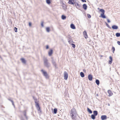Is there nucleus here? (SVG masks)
<instances>
[{
    "instance_id": "nucleus-11",
    "label": "nucleus",
    "mask_w": 120,
    "mask_h": 120,
    "mask_svg": "<svg viewBox=\"0 0 120 120\" xmlns=\"http://www.w3.org/2000/svg\"><path fill=\"white\" fill-rule=\"evenodd\" d=\"M108 93L109 94V96H111L113 94V93L110 90H108Z\"/></svg>"
},
{
    "instance_id": "nucleus-38",
    "label": "nucleus",
    "mask_w": 120,
    "mask_h": 120,
    "mask_svg": "<svg viewBox=\"0 0 120 120\" xmlns=\"http://www.w3.org/2000/svg\"><path fill=\"white\" fill-rule=\"evenodd\" d=\"M87 16L89 18H91V16L89 14H87Z\"/></svg>"
},
{
    "instance_id": "nucleus-4",
    "label": "nucleus",
    "mask_w": 120,
    "mask_h": 120,
    "mask_svg": "<svg viewBox=\"0 0 120 120\" xmlns=\"http://www.w3.org/2000/svg\"><path fill=\"white\" fill-rule=\"evenodd\" d=\"M41 71L42 72L43 75L45 76L46 78H49V76L48 75L47 73L45 71L43 70H41Z\"/></svg>"
},
{
    "instance_id": "nucleus-6",
    "label": "nucleus",
    "mask_w": 120,
    "mask_h": 120,
    "mask_svg": "<svg viewBox=\"0 0 120 120\" xmlns=\"http://www.w3.org/2000/svg\"><path fill=\"white\" fill-rule=\"evenodd\" d=\"M68 3L70 4L71 5H74L75 3L73 0H68Z\"/></svg>"
},
{
    "instance_id": "nucleus-35",
    "label": "nucleus",
    "mask_w": 120,
    "mask_h": 120,
    "mask_svg": "<svg viewBox=\"0 0 120 120\" xmlns=\"http://www.w3.org/2000/svg\"><path fill=\"white\" fill-rule=\"evenodd\" d=\"M105 23L106 24V25L107 26V27L108 28H110V29L111 28V27H110L109 26L108 24H107L106 23V22H105Z\"/></svg>"
},
{
    "instance_id": "nucleus-25",
    "label": "nucleus",
    "mask_w": 120,
    "mask_h": 120,
    "mask_svg": "<svg viewBox=\"0 0 120 120\" xmlns=\"http://www.w3.org/2000/svg\"><path fill=\"white\" fill-rule=\"evenodd\" d=\"M52 61L53 64L54 66H56V64L55 61L54 60H52Z\"/></svg>"
},
{
    "instance_id": "nucleus-24",
    "label": "nucleus",
    "mask_w": 120,
    "mask_h": 120,
    "mask_svg": "<svg viewBox=\"0 0 120 120\" xmlns=\"http://www.w3.org/2000/svg\"><path fill=\"white\" fill-rule=\"evenodd\" d=\"M80 75L82 77H84V74L82 72H81L80 73Z\"/></svg>"
},
{
    "instance_id": "nucleus-10",
    "label": "nucleus",
    "mask_w": 120,
    "mask_h": 120,
    "mask_svg": "<svg viewBox=\"0 0 120 120\" xmlns=\"http://www.w3.org/2000/svg\"><path fill=\"white\" fill-rule=\"evenodd\" d=\"M112 28L113 29H117L118 28V27L117 26L114 25L112 26Z\"/></svg>"
},
{
    "instance_id": "nucleus-36",
    "label": "nucleus",
    "mask_w": 120,
    "mask_h": 120,
    "mask_svg": "<svg viewBox=\"0 0 120 120\" xmlns=\"http://www.w3.org/2000/svg\"><path fill=\"white\" fill-rule=\"evenodd\" d=\"M8 100L9 101H10L12 102L13 105L14 106V102H13V101L12 100H11L10 99H9Z\"/></svg>"
},
{
    "instance_id": "nucleus-33",
    "label": "nucleus",
    "mask_w": 120,
    "mask_h": 120,
    "mask_svg": "<svg viewBox=\"0 0 120 120\" xmlns=\"http://www.w3.org/2000/svg\"><path fill=\"white\" fill-rule=\"evenodd\" d=\"M62 7L63 8V9H65L66 7V5L64 4L62 5Z\"/></svg>"
},
{
    "instance_id": "nucleus-12",
    "label": "nucleus",
    "mask_w": 120,
    "mask_h": 120,
    "mask_svg": "<svg viewBox=\"0 0 120 120\" xmlns=\"http://www.w3.org/2000/svg\"><path fill=\"white\" fill-rule=\"evenodd\" d=\"M74 4L75 5V6H76V8L78 9L80 7V5L77 3H75Z\"/></svg>"
},
{
    "instance_id": "nucleus-9",
    "label": "nucleus",
    "mask_w": 120,
    "mask_h": 120,
    "mask_svg": "<svg viewBox=\"0 0 120 120\" xmlns=\"http://www.w3.org/2000/svg\"><path fill=\"white\" fill-rule=\"evenodd\" d=\"M93 77L92 75L90 74L88 76V79L90 81H91L92 80Z\"/></svg>"
},
{
    "instance_id": "nucleus-48",
    "label": "nucleus",
    "mask_w": 120,
    "mask_h": 120,
    "mask_svg": "<svg viewBox=\"0 0 120 120\" xmlns=\"http://www.w3.org/2000/svg\"><path fill=\"white\" fill-rule=\"evenodd\" d=\"M98 9H99V8H98Z\"/></svg>"
},
{
    "instance_id": "nucleus-8",
    "label": "nucleus",
    "mask_w": 120,
    "mask_h": 120,
    "mask_svg": "<svg viewBox=\"0 0 120 120\" xmlns=\"http://www.w3.org/2000/svg\"><path fill=\"white\" fill-rule=\"evenodd\" d=\"M101 118L102 120H106L107 118L106 115H102L101 116Z\"/></svg>"
},
{
    "instance_id": "nucleus-13",
    "label": "nucleus",
    "mask_w": 120,
    "mask_h": 120,
    "mask_svg": "<svg viewBox=\"0 0 120 120\" xmlns=\"http://www.w3.org/2000/svg\"><path fill=\"white\" fill-rule=\"evenodd\" d=\"M83 34L84 37L85 38H87V36L86 31H84L83 32Z\"/></svg>"
},
{
    "instance_id": "nucleus-44",
    "label": "nucleus",
    "mask_w": 120,
    "mask_h": 120,
    "mask_svg": "<svg viewBox=\"0 0 120 120\" xmlns=\"http://www.w3.org/2000/svg\"><path fill=\"white\" fill-rule=\"evenodd\" d=\"M81 1L83 2H86V0H81Z\"/></svg>"
},
{
    "instance_id": "nucleus-27",
    "label": "nucleus",
    "mask_w": 120,
    "mask_h": 120,
    "mask_svg": "<svg viewBox=\"0 0 120 120\" xmlns=\"http://www.w3.org/2000/svg\"><path fill=\"white\" fill-rule=\"evenodd\" d=\"M87 110L90 113H92V112L89 108H87Z\"/></svg>"
},
{
    "instance_id": "nucleus-30",
    "label": "nucleus",
    "mask_w": 120,
    "mask_h": 120,
    "mask_svg": "<svg viewBox=\"0 0 120 120\" xmlns=\"http://www.w3.org/2000/svg\"><path fill=\"white\" fill-rule=\"evenodd\" d=\"M116 35L117 37H119L120 36V33H116Z\"/></svg>"
},
{
    "instance_id": "nucleus-23",
    "label": "nucleus",
    "mask_w": 120,
    "mask_h": 120,
    "mask_svg": "<svg viewBox=\"0 0 120 120\" xmlns=\"http://www.w3.org/2000/svg\"><path fill=\"white\" fill-rule=\"evenodd\" d=\"M100 11L102 13V14H104L105 11L104 10L102 9H101L100 10Z\"/></svg>"
},
{
    "instance_id": "nucleus-14",
    "label": "nucleus",
    "mask_w": 120,
    "mask_h": 120,
    "mask_svg": "<svg viewBox=\"0 0 120 120\" xmlns=\"http://www.w3.org/2000/svg\"><path fill=\"white\" fill-rule=\"evenodd\" d=\"M53 53V50L52 49H50L48 52V54L50 56H51Z\"/></svg>"
},
{
    "instance_id": "nucleus-29",
    "label": "nucleus",
    "mask_w": 120,
    "mask_h": 120,
    "mask_svg": "<svg viewBox=\"0 0 120 120\" xmlns=\"http://www.w3.org/2000/svg\"><path fill=\"white\" fill-rule=\"evenodd\" d=\"M46 2L47 4H49L51 3L50 0H46Z\"/></svg>"
},
{
    "instance_id": "nucleus-21",
    "label": "nucleus",
    "mask_w": 120,
    "mask_h": 120,
    "mask_svg": "<svg viewBox=\"0 0 120 120\" xmlns=\"http://www.w3.org/2000/svg\"><path fill=\"white\" fill-rule=\"evenodd\" d=\"M95 82L97 85H98L99 84V80L96 79L95 81Z\"/></svg>"
},
{
    "instance_id": "nucleus-2",
    "label": "nucleus",
    "mask_w": 120,
    "mask_h": 120,
    "mask_svg": "<svg viewBox=\"0 0 120 120\" xmlns=\"http://www.w3.org/2000/svg\"><path fill=\"white\" fill-rule=\"evenodd\" d=\"M33 99H34L35 102L36 104V106L38 111H39L40 110V108L39 105L38 103V101L37 99L35 98L34 97H33Z\"/></svg>"
},
{
    "instance_id": "nucleus-16",
    "label": "nucleus",
    "mask_w": 120,
    "mask_h": 120,
    "mask_svg": "<svg viewBox=\"0 0 120 120\" xmlns=\"http://www.w3.org/2000/svg\"><path fill=\"white\" fill-rule=\"evenodd\" d=\"M73 29H75L76 28L75 26L73 24H71L70 26Z\"/></svg>"
},
{
    "instance_id": "nucleus-19",
    "label": "nucleus",
    "mask_w": 120,
    "mask_h": 120,
    "mask_svg": "<svg viewBox=\"0 0 120 120\" xmlns=\"http://www.w3.org/2000/svg\"><path fill=\"white\" fill-rule=\"evenodd\" d=\"M101 17L103 18H105L106 17L104 15V14H101Z\"/></svg>"
},
{
    "instance_id": "nucleus-32",
    "label": "nucleus",
    "mask_w": 120,
    "mask_h": 120,
    "mask_svg": "<svg viewBox=\"0 0 120 120\" xmlns=\"http://www.w3.org/2000/svg\"><path fill=\"white\" fill-rule=\"evenodd\" d=\"M68 42L70 44H72V43H73V41L71 40H70L68 41Z\"/></svg>"
},
{
    "instance_id": "nucleus-28",
    "label": "nucleus",
    "mask_w": 120,
    "mask_h": 120,
    "mask_svg": "<svg viewBox=\"0 0 120 120\" xmlns=\"http://www.w3.org/2000/svg\"><path fill=\"white\" fill-rule=\"evenodd\" d=\"M66 17L64 15H62L61 16L62 19L63 20H64L66 19Z\"/></svg>"
},
{
    "instance_id": "nucleus-40",
    "label": "nucleus",
    "mask_w": 120,
    "mask_h": 120,
    "mask_svg": "<svg viewBox=\"0 0 120 120\" xmlns=\"http://www.w3.org/2000/svg\"><path fill=\"white\" fill-rule=\"evenodd\" d=\"M43 23L44 22H41V26L42 27H43L44 26Z\"/></svg>"
},
{
    "instance_id": "nucleus-41",
    "label": "nucleus",
    "mask_w": 120,
    "mask_h": 120,
    "mask_svg": "<svg viewBox=\"0 0 120 120\" xmlns=\"http://www.w3.org/2000/svg\"><path fill=\"white\" fill-rule=\"evenodd\" d=\"M117 43L118 45H120V41H117Z\"/></svg>"
},
{
    "instance_id": "nucleus-7",
    "label": "nucleus",
    "mask_w": 120,
    "mask_h": 120,
    "mask_svg": "<svg viewBox=\"0 0 120 120\" xmlns=\"http://www.w3.org/2000/svg\"><path fill=\"white\" fill-rule=\"evenodd\" d=\"M26 110H24L23 112V113L24 114V116L25 118L26 119H27V117L26 116Z\"/></svg>"
},
{
    "instance_id": "nucleus-47",
    "label": "nucleus",
    "mask_w": 120,
    "mask_h": 120,
    "mask_svg": "<svg viewBox=\"0 0 120 120\" xmlns=\"http://www.w3.org/2000/svg\"><path fill=\"white\" fill-rule=\"evenodd\" d=\"M100 56V57H103V56H102V55H101V56Z\"/></svg>"
},
{
    "instance_id": "nucleus-26",
    "label": "nucleus",
    "mask_w": 120,
    "mask_h": 120,
    "mask_svg": "<svg viewBox=\"0 0 120 120\" xmlns=\"http://www.w3.org/2000/svg\"><path fill=\"white\" fill-rule=\"evenodd\" d=\"M95 116L94 115H92L91 116V118L93 120H94L95 119Z\"/></svg>"
},
{
    "instance_id": "nucleus-46",
    "label": "nucleus",
    "mask_w": 120,
    "mask_h": 120,
    "mask_svg": "<svg viewBox=\"0 0 120 120\" xmlns=\"http://www.w3.org/2000/svg\"><path fill=\"white\" fill-rule=\"evenodd\" d=\"M108 106H110V104L109 103V104H108Z\"/></svg>"
},
{
    "instance_id": "nucleus-37",
    "label": "nucleus",
    "mask_w": 120,
    "mask_h": 120,
    "mask_svg": "<svg viewBox=\"0 0 120 120\" xmlns=\"http://www.w3.org/2000/svg\"><path fill=\"white\" fill-rule=\"evenodd\" d=\"M17 29L16 28V27H15L14 30H15V32H17Z\"/></svg>"
},
{
    "instance_id": "nucleus-20",
    "label": "nucleus",
    "mask_w": 120,
    "mask_h": 120,
    "mask_svg": "<svg viewBox=\"0 0 120 120\" xmlns=\"http://www.w3.org/2000/svg\"><path fill=\"white\" fill-rule=\"evenodd\" d=\"M46 31L48 32H49L50 31V28L49 27H47L46 29Z\"/></svg>"
},
{
    "instance_id": "nucleus-34",
    "label": "nucleus",
    "mask_w": 120,
    "mask_h": 120,
    "mask_svg": "<svg viewBox=\"0 0 120 120\" xmlns=\"http://www.w3.org/2000/svg\"><path fill=\"white\" fill-rule=\"evenodd\" d=\"M112 52L113 53H114L115 51V48L114 47H112Z\"/></svg>"
},
{
    "instance_id": "nucleus-43",
    "label": "nucleus",
    "mask_w": 120,
    "mask_h": 120,
    "mask_svg": "<svg viewBox=\"0 0 120 120\" xmlns=\"http://www.w3.org/2000/svg\"><path fill=\"white\" fill-rule=\"evenodd\" d=\"M29 25L30 26H31V22H30L29 23Z\"/></svg>"
},
{
    "instance_id": "nucleus-22",
    "label": "nucleus",
    "mask_w": 120,
    "mask_h": 120,
    "mask_svg": "<svg viewBox=\"0 0 120 120\" xmlns=\"http://www.w3.org/2000/svg\"><path fill=\"white\" fill-rule=\"evenodd\" d=\"M21 60L22 61V62L24 63H26V61L25 59L23 58H21Z\"/></svg>"
},
{
    "instance_id": "nucleus-39",
    "label": "nucleus",
    "mask_w": 120,
    "mask_h": 120,
    "mask_svg": "<svg viewBox=\"0 0 120 120\" xmlns=\"http://www.w3.org/2000/svg\"><path fill=\"white\" fill-rule=\"evenodd\" d=\"M72 47L74 48H75V45L74 44H72Z\"/></svg>"
},
{
    "instance_id": "nucleus-42",
    "label": "nucleus",
    "mask_w": 120,
    "mask_h": 120,
    "mask_svg": "<svg viewBox=\"0 0 120 120\" xmlns=\"http://www.w3.org/2000/svg\"><path fill=\"white\" fill-rule=\"evenodd\" d=\"M107 21L109 23L110 22V21L108 19H107Z\"/></svg>"
},
{
    "instance_id": "nucleus-45",
    "label": "nucleus",
    "mask_w": 120,
    "mask_h": 120,
    "mask_svg": "<svg viewBox=\"0 0 120 120\" xmlns=\"http://www.w3.org/2000/svg\"><path fill=\"white\" fill-rule=\"evenodd\" d=\"M49 47L48 45H47L46 47V49H48L49 48Z\"/></svg>"
},
{
    "instance_id": "nucleus-31",
    "label": "nucleus",
    "mask_w": 120,
    "mask_h": 120,
    "mask_svg": "<svg viewBox=\"0 0 120 120\" xmlns=\"http://www.w3.org/2000/svg\"><path fill=\"white\" fill-rule=\"evenodd\" d=\"M57 110L56 108H55L54 109V112L55 114H56L57 112Z\"/></svg>"
},
{
    "instance_id": "nucleus-1",
    "label": "nucleus",
    "mask_w": 120,
    "mask_h": 120,
    "mask_svg": "<svg viewBox=\"0 0 120 120\" xmlns=\"http://www.w3.org/2000/svg\"><path fill=\"white\" fill-rule=\"evenodd\" d=\"M77 114V112L74 108L72 109L71 110L70 115L72 119H75Z\"/></svg>"
},
{
    "instance_id": "nucleus-3",
    "label": "nucleus",
    "mask_w": 120,
    "mask_h": 120,
    "mask_svg": "<svg viewBox=\"0 0 120 120\" xmlns=\"http://www.w3.org/2000/svg\"><path fill=\"white\" fill-rule=\"evenodd\" d=\"M44 64L45 66L47 67H48L50 66V64L48 62L47 60L46 59L44 60Z\"/></svg>"
},
{
    "instance_id": "nucleus-15",
    "label": "nucleus",
    "mask_w": 120,
    "mask_h": 120,
    "mask_svg": "<svg viewBox=\"0 0 120 120\" xmlns=\"http://www.w3.org/2000/svg\"><path fill=\"white\" fill-rule=\"evenodd\" d=\"M109 59L110 60L109 61V64H111L112 63V57L111 56L109 57Z\"/></svg>"
},
{
    "instance_id": "nucleus-18",
    "label": "nucleus",
    "mask_w": 120,
    "mask_h": 120,
    "mask_svg": "<svg viewBox=\"0 0 120 120\" xmlns=\"http://www.w3.org/2000/svg\"><path fill=\"white\" fill-rule=\"evenodd\" d=\"M94 115L96 116L98 114V112L96 111H93Z\"/></svg>"
},
{
    "instance_id": "nucleus-17",
    "label": "nucleus",
    "mask_w": 120,
    "mask_h": 120,
    "mask_svg": "<svg viewBox=\"0 0 120 120\" xmlns=\"http://www.w3.org/2000/svg\"><path fill=\"white\" fill-rule=\"evenodd\" d=\"M83 8L85 10H86L87 8V6L86 4H84L83 5Z\"/></svg>"
},
{
    "instance_id": "nucleus-5",
    "label": "nucleus",
    "mask_w": 120,
    "mask_h": 120,
    "mask_svg": "<svg viewBox=\"0 0 120 120\" xmlns=\"http://www.w3.org/2000/svg\"><path fill=\"white\" fill-rule=\"evenodd\" d=\"M68 77V73L66 71H65L64 72V79L65 80H67Z\"/></svg>"
}]
</instances>
